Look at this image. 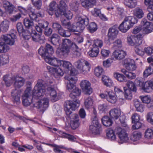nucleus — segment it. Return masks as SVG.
Returning a JSON list of instances; mask_svg holds the SVG:
<instances>
[{
	"mask_svg": "<svg viewBox=\"0 0 153 153\" xmlns=\"http://www.w3.org/2000/svg\"><path fill=\"white\" fill-rule=\"evenodd\" d=\"M43 81L42 79H39L37 81L33 91H32L33 98H34L36 101L37 100H42L44 98H47L44 97L41 99L45 95L47 96L49 94L51 100L52 102H54L57 101L58 99L56 92L55 90V85H49L46 89L43 84Z\"/></svg>",
	"mask_w": 153,
	"mask_h": 153,
	"instance_id": "1",
	"label": "nucleus"
},
{
	"mask_svg": "<svg viewBox=\"0 0 153 153\" xmlns=\"http://www.w3.org/2000/svg\"><path fill=\"white\" fill-rule=\"evenodd\" d=\"M22 103L23 105L28 106L33 103L34 107L40 109L43 111H45L49 106V100L44 98L42 100L36 101L34 98H33L32 94L31 88H27L25 91L22 97Z\"/></svg>",
	"mask_w": 153,
	"mask_h": 153,
	"instance_id": "2",
	"label": "nucleus"
},
{
	"mask_svg": "<svg viewBox=\"0 0 153 153\" xmlns=\"http://www.w3.org/2000/svg\"><path fill=\"white\" fill-rule=\"evenodd\" d=\"M78 20V22L74 23L72 25L70 23L69 25L67 27V28L70 30V32H81L83 30L85 27L89 23L88 19L86 16L79 17Z\"/></svg>",
	"mask_w": 153,
	"mask_h": 153,
	"instance_id": "3",
	"label": "nucleus"
},
{
	"mask_svg": "<svg viewBox=\"0 0 153 153\" xmlns=\"http://www.w3.org/2000/svg\"><path fill=\"white\" fill-rule=\"evenodd\" d=\"M66 79L68 80L67 87L68 89L71 92L70 96L71 98L74 99L80 94V91L75 85L77 78L76 76L66 77Z\"/></svg>",
	"mask_w": 153,
	"mask_h": 153,
	"instance_id": "4",
	"label": "nucleus"
},
{
	"mask_svg": "<svg viewBox=\"0 0 153 153\" xmlns=\"http://www.w3.org/2000/svg\"><path fill=\"white\" fill-rule=\"evenodd\" d=\"M3 80L7 87H9L14 83L15 87L20 88L24 84L25 81L23 77L17 76H13L12 77H9L8 75H5L3 77Z\"/></svg>",
	"mask_w": 153,
	"mask_h": 153,
	"instance_id": "5",
	"label": "nucleus"
},
{
	"mask_svg": "<svg viewBox=\"0 0 153 153\" xmlns=\"http://www.w3.org/2000/svg\"><path fill=\"white\" fill-rule=\"evenodd\" d=\"M141 25L142 26V29L140 27H135L133 30V33L134 34H137L141 31L143 36L144 35L151 33L153 29V24L148 22L145 19H143L142 20Z\"/></svg>",
	"mask_w": 153,
	"mask_h": 153,
	"instance_id": "6",
	"label": "nucleus"
},
{
	"mask_svg": "<svg viewBox=\"0 0 153 153\" xmlns=\"http://www.w3.org/2000/svg\"><path fill=\"white\" fill-rule=\"evenodd\" d=\"M59 66L62 67L63 68L64 73L70 74L69 76H66V77L76 76L78 74L77 71L73 66L72 64L69 62L65 60H61Z\"/></svg>",
	"mask_w": 153,
	"mask_h": 153,
	"instance_id": "7",
	"label": "nucleus"
},
{
	"mask_svg": "<svg viewBox=\"0 0 153 153\" xmlns=\"http://www.w3.org/2000/svg\"><path fill=\"white\" fill-rule=\"evenodd\" d=\"M80 102L79 100H76L73 101H67L64 104L65 110L67 115H71L72 111L75 110L80 105Z\"/></svg>",
	"mask_w": 153,
	"mask_h": 153,
	"instance_id": "8",
	"label": "nucleus"
},
{
	"mask_svg": "<svg viewBox=\"0 0 153 153\" xmlns=\"http://www.w3.org/2000/svg\"><path fill=\"white\" fill-rule=\"evenodd\" d=\"M74 65L80 72L82 74H86L90 71V66L86 61L83 59L78 60L74 63Z\"/></svg>",
	"mask_w": 153,
	"mask_h": 153,
	"instance_id": "9",
	"label": "nucleus"
},
{
	"mask_svg": "<svg viewBox=\"0 0 153 153\" xmlns=\"http://www.w3.org/2000/svg\"><path fill=\"white\" fill-rule=\"evenodd\" d=\"M141 79L140 77H137L135 80V82L141 89L146 92H149L150 88L153 90V78L146 82L144 83L141 81Z\"/></svg>",
	"mask_w": 153,
	"mask_h": 153,
	"instance_id": "10",
	"label": "nucleus"
},
{
	"mask_svg": "<svg viewBox=\"0 0 153 153\" xmlns=\"http://www.w3.org/2000/svg\"><path fill=\"white\" fill-rule=\"evenodd\" d=\"M143 39V36L141 34H138L136 36L131 35L127 37L128 43L130 45L138 46L142 44Z\"/></svg>",
	"mask_w": 153,
	"mask_h": 153,
	"instance_id": "11",
	"label": "nucleus"
},
{
	"mask_svg": "<svg viewBox=\"0 0 153 153\" xmlns=\"http://www.w3.org/2000/svg\"><path fill=\"white\" fill-rule=\"evenodd\" d=\"M99 96L102 99L105 98L108 102L114 104L117 101L119 102L118 97L115 95L112 91H106L101 93Z\"/></svg>",
	"mask_w": 153,
	"mask_h": 153,
	"instance_id": "12",
	"label": "nucleus"
},
{
	"mask_svg": "<svg viewBox=\"0 0 153 153\" xmlns=\"http://www.w3.org/2000/svg\"><path fill=\"white\" fill-rule=\"evenodd\" d=\"M11 33L9 34L3 35L1 36V40L4 41L6 45H12L14 44V39L16 38V32L14 30L11 31Z\"/></svg>",
	"mask_w": 153,
	"mask_h": 153,
	"instance_id": "13",
	"label": "nucleus"
},
{
	"mask_svg": "<svg viewBox=\"0 0 153 153\" xmlns=\"http://www.w3.org/2000/svg\"><path fill=\"white\" fill-rule=\"evenodd\" d=\"M38 52L39 54L45 60V58L49 56V54H52L54 52L53 47L50 44H46L45 47H41L39 49Z\"/></svg>",
	"mask_w": 153,
	"mask_h": 153,
	"instance_id": "14",
	"label": "nucleus"
},
{
	"mask_svg": "<svg viewBox=\"0 0 153 153\" xmlns=\"http://www.w3.org/2000/svg\"><path fill=\"white\" fill-rule=\"evenodd\" d=\"M28 36H24V38L25 40H28L31 37L33 40L35 42H39L41 44L44 43L45 41V38L43 36H42L39 34H37L35 31H34L32 33H29Z\"/></svg>",
	"mask_w": 153,
	"mask_h": 153,
	"instance_id": "15",
	"label": "nucleus"
},
{
	"mask_svg": "<svg viewBox=\"0 0 153 153\" xmlns=\"http://www.w3.org/2000/svg\"><path fill=\"white\" fill-rule=\"evenodd\" d=\"M80 86L84 93L90 95L92 92V89L91 87V83L88 81L85 80L81 81Z\"/></svg>",
	"mask_w": 153,
	"mask_h": 153,
	"instance_id": "16",
	"label": "nucleus"
},
{
	"mask_svg": "<svg viewBox=\"0 0 153 153\" xmlns=\"http://www.w3.org/2000/svg\"><path fill=\"white\" fill-rule=\"evenodd\" d=\"M116 134L122 143H127L128 140V134L126 131L120 128H117Z\"/></svg>",
	"mask_w": 153,
	"mask_h": 153,
	"instance_id": "17",
	"label": "nucleus"
},
{
	"mask_svg": "<svg viewBox=\"0 0 153 153\" xmlns=\"http://www.w3.org/2000/svg\"><path fill=\"white\" fill-rule=\"evenodd\" d=\"M48 128L49 130L52 132L57 131V134H58L60 137H62L63 138H67L69 140L72 141H75L76 140V138L72 135L60 131L58 130L55 128H52L48 127Z\"/></svg>",
	"mask_w": 153,
	"mask_h": 153,
	"instance_id": "18",
	"label": "nucleus"
},
{
	"mask_svg": "<svg viewBox=\"0 0 153 153\" xmlns=\"http://www.w3.org/2000/svg\"><path fill=\"white\" fill-rule=\"evenodd\" d=\"M67 8V6L63 0L60 1L59 4L57 5V9L56 10L55 15L57 17L61 16V13H63Z\"/></svg>",
	"mask_w": 153,
	"mask_h": 153,
	"instance_id": "19",
	"label": "nucleus"
},
{
	"mask_svg": "<svg viewBox=\"0 0 153 153\" xmlns=\"http://www.w3.org/2000/svg\"><path fill=\"white\" fill-rule=\"evenodd\" d=\"M70 49L69 48L61 46L57 49L56 53L59 57H66L70 52Z\"/></svg>",
	"mask_w": 153,
	"mask_h": 153,
	"instance_id": "20",
	"label": "nucleus"
},
{
	"mask_svg": "<svg viewBox=\"0 0 153 153\" xmlns=\"http://www.w3.org/2000/svg\"><path fill=\"white\" fill-rule=\"evenodd\" d=\"M70 126L73 129L77 128L79 125V117L77 114H72L70 117Z\"/></svg>",
	"mask_w": 153,
	"mask_h": 153,
	"instance_id": "21",
	"label": "nucleus"
},
{
	"mask_svg": "<svg viewBox=\"0 0 153 153\" xmlns=\"http://www.w3.org/2000/svg\"><path fill=\"white\" fill-rule=\"evenodd\" d=\"M124 63L126 68L128 71H133L136 68L134 61L133 59L129 58L126 59L124 60Z\"/></svg>",
	"mask_w": 153,
	"mask_h": 153,
	"instance_id": "22",
	"label": "nucleus"
},
{
	"mask_svg": "<svg viewBox=\"0 0 153 153\" xmlns=\"http://www.w3.org/2000/svg\"><path fill=\"white\" fill-rule=\"evenodd\" d=\"M118 31L117 26L114 25L110 28L108 31V36L109 40H112L115 39L118 34Z\"/></svg>",
	"mask_w": 153,
	"mask_h": 153,
	"instance_id": "23",
	"label": "nucleus"
},
{
	"mask_svg": "<svg viewBox=\"0 0 153 153\" xmlns=\"http://www.w3.org/2000/svg\"><path fill=\"white\" fill-rule=\"evenodd\" d=\"M81 4L84 8L89 9L93 7L96 4V0H80Z\"/></svg>",
	"mask_w": 153,
	"mask_h": 153,
	"instance_id": "24",
	"label": "nucleus"
},
{
	"mask_svg": "<svg viewBox=\"0 0 153 153\" xmlns=\"http://www.w3.org/2000/svg\"><path fill=\"white\" fill-rule=\"evenodd\" d=\"M126 55L125 51L122 50H116L113 53V55L116 59L121 60L125 58Z\"/></svg>",
	"mask_w": 153,
	"mask_h": 153,
	"instance_id": "25",
	"label": "nucleus"
},
{
	"mask_svg": "<svg viewBox=\"0 0 153 153\" xmlns=\"http://www.w3.org/2000/svg\"><path fill=\"white\" fill-rule=\"evenodd\" d=\"M21 93V91L17 89L13 90L11 92V95L14 100V102L17 104H19L20 102V95Z\"/></svg>",
	"mask_w": 153,
	"mask_h": 153,
	"instance_id": "26",
	"label": "nucleus"
},
{
	"mask_svg": "<svg viewBox=\"0 0 153 153\" xmlns=\"http://www.w3.org/2000/svg\"><path fill=\"white\" fill-rule=\"evenodd\" d=\"M45 61L51 65L54 66H59V64L61 60L58 59L54 57H50V56L45 58Z\"/></svg>",
	"mask_w": 153,
	"mask_h": 153,
	"instance_id": "27",
	"label": "nucleus"
},
{
	"mask_svg": "<svg viewBox=\"0 0 153 153\" xmlns=\"http://www.w3.org/2000/svg\"><path fill=\"white\" fill-rule=\"evenodd\" d=\"M3 7L6 12L9 14H12L15 9L14 6L10 2L4 1L3 2Z\"/></svg>",
	"mask_w": 153,
	"mask_h": 153,
	"instance_id": "28",
	"label": "nucleus"
},
{
	"mask_svg": "<svg viewBox=\"0 0 153 153\" xmlns=\"http://www.w3.org/2000/svg\"><path fill=\"white\" fill-rule=\"evenodd\" d=\"M61 46L69 48L70 49L71 47L76 50L79 49L78 47L76 44L72 42L70 40L67 39H63Z\"/></svg>",
	"mask_w": 153,
	"mask_h": 153,
	"instance_id": "29",
	"label": "nucleus"
},
{
	"mask_svg": "<svg viewBox=\"0 0 153 153\" xmlns=\"http://www.w3.org/2000/svg\"><path fill=\"white\" fill-rule=\"evenodd\" d=\"M109 115L111 118L114 120H117L120 117L121 114L120 109L115 108L111 109L110 111Z\"/></svg>",
	"mask_w": 153,
	"mask_h": 153,
	"instance_id": "30",
	"label": "nucleus"
},
{
	"mask_svg": "<svg viewBox=\"0 0 153 153\" xmlns=\"http://www.w3.org/2000/svg\"><path fill=\"white\" fill-rule=\"evenodd\" d=\"M50 71L52 73L56 78H58L61 76H62L65 73L64 70L63 71L59 67L51 68Z\"/></svg>",
	"mask_w": 153,
	"mask_h": 153,
	"instance_id": "31",
	"label": "nucleus"
},
{
	"mask_svg": "<svg viewBox=\"0 0 153 153\" xmlns=\"http://www.w3.org/2000/svg\"><path fill=\"white\" fill-rule=\"evenodd\" d=\"M38 22V24H36L35 27V28L38 32L42 33L43 28H44L48 27V23L47 21L42 20H40Z\"/></svg>",
	"mask_w": 153,
	"mask_h": 153,
	"instance_id": "32",
	"label": "nucleus"
},
{
	"mask_svg": "<svg viewBox=\"0 0 153 153\" xmlns=\"http://www.w3.org/2000/svg\"><path fill=\"white\" fill-rule=\"evenodd\" d=\"M114 91L116 96L118 97L119 102L122 104L123 103L124 99L123 98V93L122 90L118 87L115 86L114 87Z\"/></svg>",
	"mask_w": 153,
	"mask_h": 153,
	"instance_id": "33",
	"label": "nucleus"
},
{
	"mask_svg": "<svg viewBox=\"0 0 153 153\" xmlns=\"http://www.w3.org/2000/svg\"><path fill=\"white\" fill-rule=\"evenodd\" d=\"M140 98L143 103L147 104V107L148 108L153 107V101H151V98L150 96H141Z\"/></svg>",
	"mask_w": 153,
	"mask_h": 153,
	"instance_id": "34",
	"label": "nucleus"
},
{
	"mask_svg": "<svg viewBox=\"0 0 153 153\" xmlns=\"http://www.w3.org/2000/svg\"><path fill=\"white\" fill-rule=\"evenodd\" d=\"M123 21L126 23L128 24L131 27L137 22V20L136 18L129 16L125 17Z\"/></svg>",
	"mask_w": 153,
	"mask_h": 153,
	"instance_id": "35",
	"label": "nucleus"
},
{
	"mask_svg": "<svg viewBox=\"0 0 153 153\" xmlns=\"http://www.w3.org/2000/svg\"><path fill=\"white\" fill-rule=\"evenodd\" d=\"M102 80L103 84L107 87H110L114 85L112 80L108 76H103L102 77Z\"/></svg>",
	"mask_w": 153,
	"mask_h": 153,
	"instance_id": "36",
	"label": "nucleus"
},
{
	"mask_svg": "<svg viewBox=\"0 0 153 153\" xmlns=\"http://www.w3.org/2000/svg\"><path fill=\"white\" fill-rule=\"evenodd\" d=\"M90 50L88 52L89 55L92 57H97L99 52V49L94 47L91 46L89 48Z\"/></svg>",
	"mask_w": 153,
	"mask_h": 153,
	"instance_id": "37",
	"label": "nucleus"
},
{
	"mask_svg": "<svg viewBox=\"0 0 153 153\" xmlns=\"http://www.w3.org/2000/svg\"><path fill=\"white\" fill-rule=\"evenodd\" d=\"M134 104L137 111L140 112H142L143 111L144 106L138 100L135 99L134 100Z\"/></svg>",
	"mask_w": 153,
	"mask_h": 153,
	"instance_id": "38",
	"label": "nucleus"
},
{
	"mask_svg": "<svg viewBox=\"0 0 153 153\" xmlns=\"http://www.w3.org/2000/svg\"><path fill=\"white\" fill-rule=\"evenodd\" d=\"M57 8V5L55 1H52L50 4L49 8L47 10V11L50 15H52L53 14V12L55 13L56 10V8Z\"/></svg>",
	"mask_w": 153,
	"mask_h": 153,
	"instance_id": "39",
	"label": "nucleus"
},
{
	"mask_svg": "<svg viewBox=\"0 0 153 153\" xmlns=\"http://www.w3.org/2000/svg\"><path fill=\"white\" fill-rule=\"evenodd\" d=\"M123 3L125 5L130 8L135 7L137 5V0H123Z\"/></svg>",
	"mask_w": 153,
	"mask_h": 153,
	"instance_id": "40",
	"label": "nucleus"
},
{
	"mask_svg": "<svg viewBox=\"0 0 153 153\" xmlns=\"http://www.w3.org/2000/svg\"><path fill=\"white\" fill-rule=\"evenodd\" d=\"M134 15L139 19L142 18L144 15L143 12L141 9L139 7H136L133 11Z\"/></svg>",
	"mask_w": 153,
	"mask_h": 153,
	"instance_id": "41",
	"label": "nucleus"
},
{
	"mask_svg": "<svg viewBox=\"0 0 153 153\" xmlns=\"http://www.w3.org/2000/svg\"><path fill=\"white\" fill-rule=\"evenodd\" d=\"M130 26L123 21L119 26V30L123 33L126 32L130 28Z\"/></svg>",
	"mask_w": 153,
	"mask_h": 153,
	"instance_id": "42",
	"label": "nucleus"
},
{
	"mask_svg": "<svg viewBox=\"0 0 153 153\" xmlns=\"http://www.w3.org/2000/svg\"><path fill=\"white\" fill-rule=\"evenodd\" d=\"M10 25V22L6 20L3 21L0 24V27L2 31L6 32L8 30Z\"/></svg>",
	"mask_w": 153,
	"mask_h": 153,
	"instance_id": "43",
	"label": "nucleus"
},
{
	"mask_svg": "<svg viewBox=\"0 0 153 153\" xmlns=\"http://www.w3.org/2000/svg\"><path fill=\"white\" fill-rule=\"evenodd\" d=\"M51 41L53 45L59 44L61 42L60 37L57 34H53L51 38Z\"/></svg>",
	"mask_w": 153,
	"mask_h": 153,
	"instance_id": "44",
	"label": "nucleus"
},
{
	"mask_svg": "<svg viewBox=\"0 0 153 153\" xmlns=\"http://www.w3.org/2000/svg\"><path fill=\"white\" fill-rule=\"evenodd\" d=\"M102 123L105 126H110L112 124L113 122L110 118L108 116L104 117L101 119Z\"/></svg>",
	"mask_w": 153,
	"mask_h": 153,
	"instance_id": "45",
	"label": "nucleus"
},
{
	"mask_svg": "<svg viewBox=\"0 0 153 153\" xmlns=\"http://www.w3.org/2000/svg\"><path fill=\"white\" fill-rule=\"evenodd\" d=\"M43 16V13H38L36 14L32 12H30L29 13V16L30 18L31 19L34 20L36 21H39V19H38L39 17H42Z\"/></svg>",
	"mask_w": 153,
	"mask_h": 153,
	"instance_id": "46",
	"label": "nucleus"
},
{
	"mask_svg": "<svg viewBox=\"0 0 153 153\" xmlns=\"http://www.w3.org/2000/svg\"><path fill=\"white\" fill-rule=\"evenodd\" d=\"M79 4L78 2L76 1H72L69 4L70 8L72 10L76 11L78 9Z\"/></svg>",
	"mask_w": 153,
	"mask_h": 153,
	"instance_id": "47",
	"label": "nucleus"
},
{
	"mask_svg": "<svg viewBox=\"0 0 153 153\" xmlns=\"http://www.w3.org/2000/svg\"><path fill=\"white\" fill-rule=\"evenodd\" d=\"M10 49L9 46L3 42H0V53H6Z\"/></svg>",
	"mask_w": 153,
	"mask_h": 153,
	"instance_id": "48",
	"label": "nucleus"
},
{
	"mask_svg": "<svg viewBox=\"0 0 153 153\" xmlns=\"http://www.w3.org/2000/svg\"><path fill=\"white\" fill-rule=\"evenodd\" d=\"M114 76L117 80L120 82L125 81L126 79V77L124 75L118 72L114 73Z\"/></svg>",
	"mask_w": 153,
	"mask_h": 153,
	"instance_id": "49",
	"label": "nucleus"
},
{
	"mask_svg": "<svg viewBox=\"0 0 153 153\" xmlns=\"http://www.w3.org/2000/svg\"><path fill=\"white\" fill-rule=\"evenodd\" d=\"M121 72L124 74L128 78L130 79H134L136 77V75L135 74L131 72H128L124 69H122Z\"/></svg>",
	"mask_w": 153,
	"mask_h": 153,
	"instance_id": "50",
	"label": "nucleus"
},
{
	"mask_svg": "<svg viewBox=\"0 0 153 153\" xmlns=\"http://www.w3.org/2000/svg\"><path fill=\"white\" fill-rule=\"evenodd\" d=\"M93 103V100L90 97H88L85 100L84 105L85 107L87 109L91 108Z\"/></svg>",
	"mask_w": 153,
	"mask_h": 153,
	"instance_id": "51",
	"label": "nucleus"
},
{
	"mask_svg": "<svg viewBox=\"0 0 153 153\" xmlns=\"http://www.w3.org/2000/svg\"><path fill=\"white\" fill-rule=\"evenodd\" d=\"M91 120L92 122L91 125L94 126H100L98 118L96 116V112L95 111H94V113L92 114Z\"/></svg>",
	"mask_w": 153,
	"mask_h": 153,
	"instance_id": "52",
	"label": "nucleus"
},
{
	"mask_svg": "<svg viewBox=\"0 0 153 153\" xmlns=\"http://www.w3.org/2000/svg\"><path fill=\"white\" fill-rule=\"evenodd\" d=\"M107 136L108 138L111 140H114L116 139V136L114 131L111 129L107 130Z\"/></svg>",
	"mask_w": 153,
	"mask_h": 153,
	"instance_id": "53",
	"label": "nucleus"
},
{
	"mask_svg": "<svg viewBox=\"0 0 153 153\" xmlns=\"http://www.w3.org/2000/svg\"><path fill=\"white\" fill-rule=\"evenodd\" d=\"M104 73V71L101 67L97 66L94 69V74L97 77H99Z\"/></svg>",
	"mask_w": 153,
	"mask_h": 153,
	"instance_id": "54",
	"label": "nucleus"
},
{
	"mask_svg": "<svg viewBox=\"0 0 153 153\" xmlns=\"http://www.w3.org/2000/svg\"><path fill=\"white\" fill-rule=\"evenodd\" d=\"M103 42L102 40L96 39L94 40L92 45L99 49V48H101L103 46Z\"/></svg>",
	"mask_w": 153,
	"mask_h": 153,
	"instance_id": "55",
	"label": "nucleus"
},
{
	"mask_svg": "<svg viewBox=\"0 0 153 153\" xmlns=\"http://www.w3.org/2000/svg\"><path fill=\"white\" fill-rule=\"evenodd\" d=\"M126 85L127 86L128 89L130 91L136 92L137 90L136 87L134 83L131 81H129L126 83Z\"/></svg>",
	"mask_w": 153,
	"mask_h": 153,
	"instance_id": "56",
	"label": "nucleus"
},
{
	"mask_svg": "<svg viewBox=\"0 0 153 153\" xmlns=\"http://www.w3.org/2000/svg\"><path fill=\"white\" fill-rule=\"evenodd\" d=\"M142 134L141 133L137 132H134L131 136V140L135 141L140 139Z\"/></svg>",
	"mask_w": 153,
	"mask_h": 153,
	"instance_id": "57",
	"label": "nucleus"
},
{
	"mask_svg": "<svg viewBox=\"0 0 153 153\" xmlns=\"http://www.w3.org/2000/svg\"><path fill=\"white\" fill-rule=\"evenodd\" d=\"M110 53V51L109 49L104 48L102 49L100 51L101 56L104 59L108 57Z\"/></svg>",
	"mask_w": 153,
	"mask_h": 153,
	"instance_id": "58",
	"label": "nucleus"
},
{
	"mask_svg": "<svg viewBox=\"0 0 153 153\" xmlns=\"http://www.w3.org/2000/svg\"><path fill=\"white\" fill-rule=\"evenodd\" d=\"M24 24L25 27L28 29L31 28L34 25L33 22L27 18H25L24 19Z\"/></svg>",
	"mask_w": 153,
	"mask_h": 153,
	"instance_id": "59",
	"label": "nucleus"
},
{
	"mask_svg": "<svg viewBox=\"0 0 153 153\" xmlns=\"http://www.w3.org/2000/svg\"><path fill=\"white\" fill-rule=\"evenodd\" d=\"M100 126H94L90 125V129L92 133L94 134H98L100 133Z\"/></svg>",
	"mask_w": 153,
	"mask_h": 153,
	"instance_id": "60",
	"label": "nucleus"
},
{
	"mask_svg": "<svg viewBox=\"0 0 153 153\" xmlns=\"http://www.w3.org/2000/svg\"><path fill=\"white\" fill-rule=\"evenodd\" d=\"M58 32L63 37H68L71 35L70 32L68 30H65L62 27L59 29Z\"/></svg>",
	"mask_w": 153,
	"mask_h": 153,
	"instance_id": "61",
	"label": "nucleus"
},
{
	"mask_svg": "<svg viewBox=\"0 0 153 153\" xmlns=\"http://www.w3.org/2000/svg\"><path fill=\"white\" fill-rule=\"evenodd\" d=\"M88 29L91 33H93L97 29V25L94 22H92L90 23Z\"/></svg>",
	"mask_w": 153,
	"mask_h": 153,
	"instance_id": "62",
	"label": "nucleus"
},
{
	"mask_svg": "<svg viewBox=\"0 0 153 153\" xmlns=\"http://www.w3.org/2000/svg\"><path fill=\"white\" fill-rule=\"evenodd\" d=\"M98 108L100 112H104L108 110V106L106 104H100L99 105Z\"/></svg>",
	"mask_w": 153,
	"mask_h": 153,
	"instance_id": "63",
	"label": "nucleus"
},
{
	"mask_svg": "<svg viewBox=\"0 0 153 153\" xmlns=\"http://www.w3.org/2000/svg\"><path fill=\"white\" fill-rule=\"evenodd\" d=\"M146 119L149 123L153 125V112L148 113L146 116Z\"/></svg>",
	"mask_w": 153,
	"mask_h": 153,
	"instance_id": "64",
	"label": "nucleus"
}]
</instances>
